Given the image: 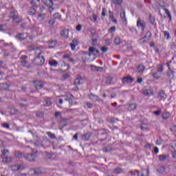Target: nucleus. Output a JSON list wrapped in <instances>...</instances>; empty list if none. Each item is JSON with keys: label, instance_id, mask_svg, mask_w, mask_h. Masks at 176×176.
<instances>
[{"label": "nucleus", "instance_id": "48", "mask_svg": "<svg viewBox=\"0 0 176 176\" xmlns=\"http://www.w3.org/2000/svg\"><path fill=\"white\" fill-rule=\"evenodd\" d=\"M6 30V25H0V31H5Z\"/></svg>", "mask_w": 176, "mask_h": 176}, {"label": "nucleus", "instance_id": "14", "mask_svg": "<svg viewBox=\"0 0 176 176\" xmlns=\"http://www.w3.org/2000/svg\"><path fill=\"white\" fill-rule=\"evenodd\" d=\"M69 30H63L60 32V35L61 36H63V38H64L65 39H67V38H68L69 36Z\"/></svg>", "mask_w": 176, "mask_h": 176}, {"label": "nucleus", "instance_id": "36", "mask_svg": "<svg viewBox=\"0 0 176 176\" xmlns=\"http://www.w3.org/2000/svg\"><path fill=\"white\" fill-rule=\"evenodd\" d=\"M10 16L11 17H13V19H14V17L17 16V12L16 11H11L10 13Z\"/></svg>", "mask_w": 176, "mask_h": 176}, {"label": "nucleus", "instance_id": "13", "mask_svg": "<svg viewBox=\"0 0 176 176\" xmlns=\"http://www.w3.org/2000/svg\"><path fill=\"white\" fill-rule=\"evenodd\" d=\"M133 81H134V79H133V78H131L130 76H126V77L122 78V82L124 83H131Z\"/></svg>", "mask_w": 176, "mask_h": 176}, {"label": "nucleus", "instance_id": "17", "mask_svg": "<svg viewBox=\"0 0 176 176\" xmlns=\"http://www.w3.org/2000/svg\"><path fill=\"white\" fill-rule=\"evenodd\" d=\"M69 69V65L65 63V62H63L61 65V70L62 71H68Z\"/></svg>", "mask_w": 176, "mask_h": 176}, {"label": "nucleus", "instance_id": "30", "mask_svg": "<svg viewBox=\"0 0 176 176\" xmlns=\"http://www.w3.org/2000/svg\"><path fill=\"white\" fill-rule=\"evenodd\" d=\"M3 162L4 163H10V162H12V158L10 157L6 156L3 157Z\"/></svg>", "mask_w": 176, "mask_h": 176}, {"label": "nucleus", "instance_id": "11", "mask_svg": "<svg viewBox=\"0 0 176 176\" xmlns=\"http://www.w3.org/2000/svg\"><path fill=\"white\" fill-rule=\"evenodd\" d=\"M83 83V79L81 76L77 77L74 80L75 86H79V85H82Z\"/></svg>", "mask_w": 176, "mask_h": 176}, {"label": "nucleus", "instance_id": "49", "mask_svg": "<svg viewBox=\"0 0 176 176\" xmlns=\"http://www.w3.org/2000/svg\"><path fill=\"white\" fill-rule=\"evenodd\" d=\"M153 113L155 115H156L157 116H159V115H160V113H162V110H157L153 112Z\"/></svg>", "mask_w": 176, "mask_h": 176}, {"label": "nucleus", "instance_id": "54", "mask_svg": "<svg viewBox=\"0 0 176 176\" xmlns=\"http://www.w3.org/2000/svg\"><path fill=\"white\" fill-rule=\"evenodd\" d=\"M87 108H89V109H91V108H93V104L90 103V102H87Z\"/></svg>", "mask_w": 176, "mask_h": 176}, {"label": "nucleus", "instance_id": "4", "mask_svg": "<svg viewBox=\"0 0 176 176\" xmlns=\"http://www.w3.org/2000/svg\"><path fill=\"white\" fill-rule=\"evenodd\" d=\"M157 98L160 100V101H164L166 98H167V94H166V92L164 91H160L157 94Z\"/></svg>", "mask_w": 176, "mask_h": 176}, {"label": "nucleus", "instance_id": "6", "mask_svg": "<svg viewBox=\"0 0 176 176\" xmlns=\"http://www.w3.org/2000/svg\"><path fill=\"white\" fill-rule=\"evenodd\" d=\"M137 25L138 28H141V30L144 31V30H145V25H146V23L144 21V20L138 19L137 21Z\"/></svg>", "mask_w": 176, "mask_h": 176}, {"label": "nucleus", "instance_id": "5", "mask_svg": "<svg viewBox=\"0 0 176 176\" xmlns=\"http://www.w3.org/2000/svg\"><path fill=\"white\" fill-rule=\"evenodd\" d=\"M44 4L49 8L50 12H53V10H54V8H53V1L52 0H45Z\"/></svg>", "mask_w": 176, "mask_h": 176}, {"label": "nucleus", "instance_id": "22", "mask_svg": "<svg viewBox=\"0 0 176 176\" xmlns=\"http://www.w3.org/2000/svg\"><path fill=\"white\" fill-rule=\"evenodd\" d=\"M12 170L14 171H19V170H23V166L22 165H15L12 166Z\"/></svg>", "mask_w": 176, "mask_h": 176}, {"label": "nucleus", "instance_id": "51", "mask_svg": "<svg viewBox=\"0 0 176 176\" xmlns=\"http://www.w3.org/2000/svg\"><path fill=\"white\" fill-rule=\"evenodd\" d=\"M101 50H102V53H107V52H108V47H102Z\"/></svg>", "mask_w": 176, "mask_h": 176}, {"label": "nucleus", "instance_id": "31", "mask_svg": "<svg viewBox=\"0 0 176 176\" xmlns=\"http://www.w3.org/2000/svg\"><path fill=\"white\" fill-rule=\"evenodd\" d=\"M170 116V112H167V111H165L162 115L163 119H168Z\"/></svg>", "mask_w": 176, "mask_h": 176}, {"label": "nucleus", "instance_id": "29", "mask_svg": "<svg viewBox=\"0 0 176 176\" xmlns=\"http://www.w3.org/2000/svg\"><path fill=\"white\" fill-rule=\"evenodd\" d=\"M164 10L166 16H168V17L169 18V20L171 21L172 17H171V12H170V10H168V9H166V8H164Z\"/></svg>", "mask_w": 176, "mask_h": 176}, {"label": "nucleus", "instance_id": "63", "mask_svg": "<svg viewBox=\"0 0 176 176\" xmlns=\"http://www.w3.org/2000/svg\"><path fill=\"white\" fill-rule=\"evenodd\" d=\"M76 28L77 31H80L82 30V25H78Z\"/></svg>", "mask_w": 176, "mask_h": 176}, {"label": "nucleus", "instance_id": "41", "mask_svg": "<svg viewBox=\"0 0 176 176\" xmlns=\"http://www.w3.org/2000/svg\"><path fill=\"white\" fill-rule=\"evenodd\" d=\"M66 79H69V74H65L62 76L63 80H66Z\"/></svg>", "mask_w": 176, "mask_h": 176}, {"label": "nucleus", "instance_id": "57", "mask_svg": "<svg viewBox=\"0 0 176 176\" xmlns=\"http://www.w3.org/2000/svg\"><path fill=\"white\" fill-rule=\"evenodd\" d=\"M170 131H172V133H176V126H173L170 128Z\"/></svg>", "mask_w": 176, "mask_h": 176}, {"label": "nucleus", "instance_id": "38", "mask_svg": "<svg viewBox=\"0 0 176 176\" xmlns=\"http://www.w3.org/2000/svg\"><path fill=\"white\" fill-rule=\"evenodd\" d=\"M47 134L48 137H50V138H52V140H54V138H56V135L52 133L51 132H47Z\"/></svg>", "mask_w": 176, "mask_h": 176}, {"label": "nucleus", "instance_id": "28", "mask_svg": "<svg viewBox=\"0 0 176 176\" xmlns=\"http://www.w3.org/2000/svg\"><path fill=\"white\" fill-rule=\"evenodd\" d=\"M13 23H16V24H19V23H21V18L19 16H15L12 19Z\"/></svg>", "mask_w": 176, "mask_h": 176}, {"label": "nucleus", "instance_id": "35", "mask_svg": "<svg viewBox=\"0 0 176 176\" xmlns=\"http://www.w3.org/2000/svg\"><path fill=\"white\" fill-rule=\"evenodd\" d=\"M35 9L34 8H31L30 10H29V14H30V16H34V14H35Z\"/></svg>", "mask_w": 176, "mask_h": 176}, {"label": "nucleus", "instance_id": "25", "mask_svg": "<svg viewBox=\"0 0 176 176\" xmlns=\"http://www.w3.org/2000/svg\"><path fill=\"white\" fill-rule=\"evenodd\" d=\"M122 173H123V169H122L121 168H116L115 169H113L114 174H122Z\"/></svg>", "mask_w": 176, "mask_h": 176}, {"label": "nucleus", "instance_id": "24", "mask_svg": "<svg viewBox=\"0 0 176 176\" xmlns=\"http://www.w3.org/2000/svg\"><path fill=\"white\" fill-rule=\"evenodd\" d=\"M69 97H70V98H67L65 100V101L69 102V105H72V101L74 100V96H72V94H69Z\"/></svg>", "mask_w": 176, "mask_h": 176}, {"label": "nucleus", "instance_id": "64", "mask_svg": "<svg viewBox=\"0 0 176 176\" xmlns=\"http://www.w3.org/2000/svg\"><path fill=\"white\" fill-rule=\"evenodd\" d=\"M3 126L6 128V129H9L10 126L9 124L8 123H3Z\"/></svg>", "mask_w": 176, "mask_h": 176}, {"label": "nucleus", "instance_id": "20", "mask_svg": "<svg viewBox=\"0 0 176 176\" xmlns=\"http://www.w3.org/2000/svg\"><path fill=\"white\" fill-rule=\"evenodd\" d=\"M149 175V170L146 169H142L141 174H140V176H148Z\"/></svg>", "mask_w": 176, "mask_h": 176}, {"label": "nucleus", "instance_id": "1", "mask_svg": "<svg viewBox=\"0 0 176 176\" xmlns=\"http://www.w3.org/2000/svg\"><path fill=\"white\" fill-rule=\"evenodd\" d=\"M36 57L33 60L36 65H43L45 64V58L43 57V52L39 49L35 51Z\"/></svg>", "mask_w": 176, "mask_h": 176}, {"label": "nucleus", "instance_id": "56", "mask_svg": "<svg viewBox=\"0 0 176 176\" xmlns=\"http://www.w3.org/2000/svg\"><path fill=\"white\" fill-rule=\"evenodd\" d=\"M105 45H107L108 46H109V45H111V40L110 39H106L104 41Z\"/></svg>", "mask_w": 176, "mask_h": 176}, {"label": "nucleus", "instance_id": "21", "mask_svg": "<svg viewBox=\"0 0 176 176\" xmlns=\"http://www.w3.org/2000/svg\"><path fill=\"white\" fill-rule=\"evenodd\" d=\"M137 108V104H131L129 105L128 109L129 111H134Z\"/></svg>", "mask_w": 176, "mask_h": 176}, {"label": "nucleus", "instance_id": "43", "mask_svg": "<svg viewBox=\"0 0 176 176\" xmlns=\"http://www.w3.org/2000/svg\"><path fill=\"white\" fill-rule=\"evenodd\" d=\"M153 78H155V79H159V78H160V74L155 72L154 74H153Z\"/></svg>", "mask_w": 176, "mask_h": 176}, {"label": "nucleus", "instance_id": "60", "mask_svg": "<svg viewBox=\"0 0 176 176\" xmlns=\"http://www.w3.org/2000/svg\"><path fill=\"white\" fill-rule=\"evenodd\" d=\"M48 24L50 25H53L54 24V20L53 19H50L49 21H48Z\"/></svg>", "mask_w": 176, "mask_h": 176}, {"label": "nucleus", "instance_id": "42", "mask_svg": "<svg viewBox=\"0 0 176 176\" xmlns=\"http://www.w3.org/2000/svg\"><path fill=\"white\" fill-rule=\"evenodd\" d=\"M163 65H160L157 67V72H159L160 74H162V72H163Z\"/></svg>", "mask_w": 176, "mask_h": 176}, {"label": "nucleus", "instance_id": "59", "mask_svg": "<svg viewBox=\"0 0 176 176\" xmlns=\"http://www.w3.org/2000/svg\"><path fill=\"white\" fill-rule=\"evenodd\" d=\"M27 65V60H24L21 61V66L22 67H25Z\"/></svg>", "mask_w": 176, "mask_h": 176}, {"label": "nucleus", "instance_id": "55", "mask_svg": "<svg viewBox=\"0 0 176 176\" xmlns=\"http://www.w3.org/2000/svg\"><path fill=\"white\" fill-rule=\"evenodd\" d=\"M109 19H111V20H113V19H115L113 17V12L109 11Z\"/></svg>", "mask_w": 176, "mask_h": 176}, {"label": "nucleus", "instance_id": "7", "mask_svg": "<svg viewBox=\"0 0 176 176\" xmlns=\"http://www.w3.org/2000/svg\"><path fill=\"white\" fill-rule=\"evenodd\" d=\"M170 64H171V60H170L169 62H167L166 65L168 68V71L167 72V75L169 76V78H174V72L173 70H171V69L170 68Z\"/></svg>", "mask_w": 176, "mask_h": 176}, {"label": "nucleus", "instance_id": "61", "mask_svg": "<svg viewBox=\"0 0 176 176\" xmlns=\"http://www.w3.org/2000/svg\"><path fill=\"white\" fill-rule=\"evenodd\" d=\"M28 52H32L33 50H35V48H34L32 46H30L28 47Z\"/></svg>", "mask_w": 176, "mask_h": 176}, {"label": "nucleus", "instance_id": "3", "mask_svg": "<svg viewBox=\"0 0 176 176\" xmlns=\"http://www.w3.org/2000/svg\"><path fill=\"white\" fill-rule=\"evenodd\" d=\"M151 36H152L151 32H147L145 36L141 38L140 41L142 43H148V42H149V39H151Z\"/></svg>", "mask_w": 176, "mask_h": 176}, {"label": "nucleus", "instance_id": "45", "mask_svg": "<svg viewBox=\"0 0 176 176\" xmlns=\"http://www.w3.org/2000/svg\"><path fill=\"white\" fill-rule=\"evenodd\" d=\"M115 31H116V28L115 26L111 27L109 29V32L112 33V32H115Z\"/></svg>", "mask_w": 176, "mask_h": 176}, {"label": "nucleus", "instance_id": "52", "mask_svg": "<svg viewBox=\"0 0 176 176\" xmlns=\"http://www.w3.org/2000/svg\"><path fill=\"white\" fill-rule=\"evenodd\" d=\"M63 58H71V54H66L65 55H63Z\"/></svg>", "mask_w": 176, "mask_h": 176}, {"label": "nucleus", "instance_id": "39", "mask_svg": "<svg viewBox=\"0 0 176 176\" xmlns=\"http://www.w3.org/2000/svg\"><path fill=\"white\" fill-rule=\"evenodd\" d=\"M49 64L51 65V67H53L54 65H57V62L54 60H52L49 61Z\"/></svg>", "mask_w": 176, "mask_h": 176}, {"label": "nucleus", "instance_id": "50", "mask_svg": "<svg viewBox=\"0 0 176 176\" xmlns=\"http://www.w3.org/2000/svg\"><path fill=\"white\" fill-rule=\"evenodd\" d=\"M34 175H38V174H41V171L39 169H35L34 170Z\"/></svg>", "mask_w": 176, "mask_h": 176}, {"label": "nucleus", "instance_id": "23", "mask_svg": "<svg viewBox=\"0 0 176 176\" xmlns=\"http://www.w3.org/2000/svg\"><path fill=\"white\" fill-rule=\"evenodd\" d=\"M17 39H19V41H24L27 38V36H24V34L19 33L18 35H16Z\"/></svg>", "mask_w": 176, "mask_h": 176}, {"label": "nucleus", "instance_id": "12", "mask_svg": "<svg viewBox=\"0 0 176 176\" xmlns=\"http://www.w3.org/2000/svg\"><path fill=\"white\" fill-rule=\"evenodd\" d=\"M78 45V40H76V38L73 39L72 43H70L72 50H75Z\"/></svg>", "mask_w": 176, "mask_h": 176}, {"label": "nucleus", "instance_id": "40", "mask_svg": "<svg viewBox=\"0 0 176 176\" xmlns=\"http://www.w3.org/2000/svg\"><path fill=\"white\" fill-rule=\"evenodd\" d=\"M164 35L166 39H170V33L167 31L164 32Z\"/></svg>", "mask_w": 176, "mask_h": 176}, {"label": "nucleus", "instance_id": "2", "mask_svg": "<svg viewBox=\"0 0 176 176\" xmlns=\"http://www.w3.org/2000/svg\"><path fill=\"white\" fill-rule=\"evenodd\" d=\"M38 157V153H32L30 154H27L24 156L25 160H28V162H34L35 159Z\"/></svg>", "mask_w": 176, "mask_h": 176}, {"label": "nucleus", "instance_id": "58", "mask_svg": "<svg viewBox=\"0 0 176 176\" xmlns=\"http://www.w3.org/2000/svg\"><path fill=\"white\" fill-rule=\"evenodd\" d=\"M92 45L94 46H96V45H97V38H93L92 39Z\"/></svg>", "mask_w": 176, "mask_h": 176}, {"label": "nucleus", "instance_id": "33", "mask_svg": "<svg viewBox=\"0 0 176 176\" xmlns=\"http://www.w3.org/2000/svg\"><path fill=\"white\" fill-rule=\"evenodd\" d=\"M114 43H115L116 45H120V43H122V40L120 39V38L116 37V38L114 39Z\"/></svg>", "mask_w": 176, "mask_h": 176}, {"label": "nucleus", "instance_id": "19", "mask_svg": "<svg viewBox=\"0 0 176 176\" xmlns=\"http://www.w3.org/2000/svg\"><path fill=\"white\" fill-rule=\"evenodd\" d=\"M145 71V67L142 65H140L138 67V74H142Z\"/></svg>", "mask_w": 176, "mask_h": 176}, {"label": "nucleus", "instance_id": "34", "mask_svg": "<svg viewBox=\"0 0 176 176\" xmlns=\"http://www.w3.org/2000/svg\"><path fill=\"white\" fill-rule=\"evenodd\" d=\"M166 159H167V155H160L159 160H160V162H164V160H166Z\"/></svg>", "mask_w": 176, "mask_h": 176}, {"label": "nucleus", "instance_id": "27", "mask_svg": "<svg viewBox=\"0 0 176 176\" xmlns=\"http://www.w3.org/2000/svg\"><path fill=\"white\" fill-rule=\"evenodd\" d=\"M82 140H84L85 141H89L90 140V134L89 133H85L84 135H82Z\"/></svg>", "mask_w": 176, "mask_h": 176}, {"label": "nucleus", "instance_id": "16", "mask_svg": "<svg viewBox=\"0 0 176 176\" xmlns=\"http://www.w3.org/2000/svg\"><path fill=\"white\" fill-rule=\"evenodd\" d=\"M90 67L91 68L92 71H99L100 72H101L104 70L103 67H97V66H95V65H91Z\"/></svg>", "mask_w": 176, "mask_h": 176}, {"label": "nucleus", "instance_id": "10", "mask_svg": "<svg viewBox=\"0 0 176 176\" xmlns=\"http://www.w3.org/2000/svg\"><path fill=\"white\" fill-rule=\"evenodd\" d=\"M120 19L123 23H127V19H126V12L124 10H121L120 11Z\"/></svg>", "mask_w": 176, "mask_h": 176}, {"label": "nucleus", "instance_id": "62", "mask_svg": "<svg viewBox=\"0 0 176 176\" xmlns=\"http://www.w3.org/2000/svg\"><path fill=\"white\" fill-rule=\"evenodd\" d=\"M15 156H16V157L20 158V157L21 156V153H20V152H16V153H15Z\"/></svg>", "mask_w": 176, "mask_h": 176}, {"label": "nucleus", "instance_id": "32", "mask_svg": "<svg viewBox=\"0 0 176 176\" xmlns=\"http://www.w3.org/2000/svg\"><path fill=\"white\" fill-rule=\"evenodd\" d=\"M114 5H122L123 0H111Z\"/></svg>", "mask_w": 176, "mask_h": 176}, {"label": "nucleus", "instance_id": "47", "mask_svg": "<svg viewBox=\"0 0 176 176\" xmlns=\"http://www.w3.org/2000/svg\"><path fill=\"white\" fill-rule=\"evenodd\" d=\"M3 156H5L6 153H9V150L4 148L1 151Z\"/></svg>", "mask_w": 176, "mask_h": 176}, {"label": "nucleus", "instance_id": "18", "mask_svg": "<svg viewBox=\"0 0 176 176\" xmlns=\"http://www.w3.org/2000/svg\"><path fill=\"white\" fill-rule=\"evenodd\" d=\"M89 98L90 100H92V101H100V98L96 95H94L93 94L89 95Z\"/></svg>", "mask_w": 176, "mask_h": 176}, {"label": "nucleus", "instance_id": "44", "mask_svg": "<svg viewBox=\"0 0 176 176\" xmlns=\"http://www.w3.org/2000/svg\"><path fill=\"white\" fill-rule=\"evenodd\" d=\"M45 105H46V107H50V105H52V102L50 101V99H47V100H45Z\"/></svg>", "mask_w": 176, "mask_h": 176}, {"label": "nucleus", "instance_id": "9", "mask_svg": "<svg viewBox=\"0 0 176 176\" xmlns=\"http://www.w3.org/2000/svg\"><path fill=\"white\" fill-rule=\"evenodd\" d=\"M89 57L93 56V54H94V53H97V54H98V53H100V52L98 50H97L94 47H89Z\"/></svg>", "mask_w": 176, "mask_h": 176}, {"label": "nucleus", "instance_id": "37", "mask_svg": "<svg viewBox=\"0 0 176 176\" xmlns=\"http://www.w3.org/2000/svg\"><path fill=\"white\" fill-rule=\"evenodd\" d=\"M129 174H131V175H135L136 174H138V176H140V172H138V170H135L134 171L131 170L129 172Z\"/></svg>", "mask_w": 176, "mask_h": 176}, {"label": "nucleus", "instance_id": "8", "mask_svg": "<svg viewBox=\"0 0 176 176\" xmlns=\"http://www.w3.org/2000/svg\"><path fill=\"white\" fill-rule=\"evenodd\" d=\"M143 94L144 96H152L153 95V91L151 89V88H147V89H143Z\"/></svg>", "mask_w": 176, "mask_h": 176}, {"label": "nucleus", "instance_id": "15", "mask_svg": "<svg viewBox=\"0 0 176 176\" xmlns=\"http://www.w3.org/2000/svg\"><path fill=\"white\" fill-rule=\"evenodd\" d=\"M35 87L36 90H40V89H43V82L41 81H36L35 82Z\"/></svg>", "mask_w": 176, "mask_h": 176}, {"label": "nucleus", "instance_id": "46", "mask_svg": "<svg viewBox=\"0 0 176 176\" xmlns=\"http://www.w3.org/2000/svg\"><path fill=\"white\" fill-rule=\"evenodd\" d=\"M91 21H94V23L97 21V15L94 14L92 17L91 18Z\"/></svg>", "mask_w": 176, "mask_h": 176}, {"label": "nucleus", "instance_id": "53", "mask_svg": "<svg viewBox=\"0 0 176 176\" xmlns=\"http://www.w3.org/2000/svg\"><path fill=\"white\" fill-rule=\"evenodd\" d=\"M54 17H55L56 19H61V15L59 13H56L54 15Z\"/></svg>", "mask_w": 176, "mask_h": 176}, {"label": "nucleus", "instance_id": "26", "mask_svg": "<svg viewBox=\"0 0 176 176\" xmlns=\"http://www.w3.org/2000/svg\"><path fill=\"white\" fill-rule=\"evenodd\" d=\"M56 45H57V43L56 41H50V43H49L50 49H53L56 47Z\"/></svg>", "mask_w": 176, "mask_h": 176}]
</instances>
